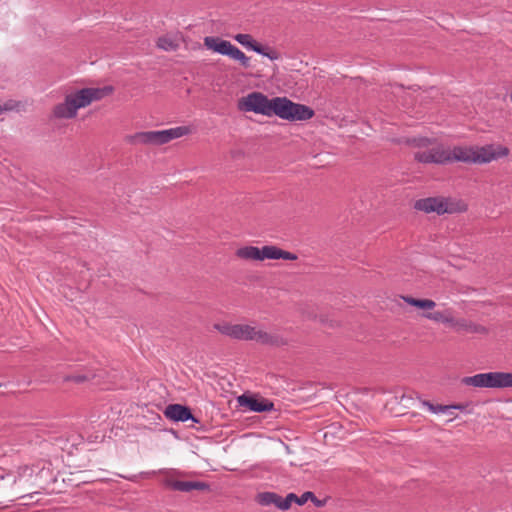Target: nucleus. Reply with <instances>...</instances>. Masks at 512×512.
<instances>
[{"instance_id":"nucleus-33","label":"nucleus","mask_w":512,"mask_h":512,"mask_svg":"<svg viewBox=\"0 0 512 512\" xmlns=\"http://www.w3.org/2000/svg\"><path fill=\"white\" fill-rule=\"evenodd\" d=\"M280 256H279V259H284V260H296L298 258V256L294 253H291V252H288V251H285V250H282L280 249Z\"/></svg>"},{"instance_id":"nucleus-34","label":"nucleus","mask_w":512,"mask_h":512,"mask_svg":"<svg viewBox=\"0 0 512 512\" xmlns=\"http://www.w3.org/2000/svg\"><path fill=\"white\" fill-rule=\"evenodd\" d=\"M496 153V159L500 157H506L509 155V149L505 146H499Z\"/></svg>"},{"instance_id":"nucleus-26","label":"nucleus","mask_w":512,"mask_h":512,"mask_svg":"<svg viewBox=\"0 0 512 512\" xmlns=\"http://www.w3.org/2000/svg\"><path fill=\"white\" fill-rule=\"evenodd\" d=\"M253 51L269 58L270 60H277L280 58V54L277 51L268 49L267 47H264L261 44L260 46L253 47Z\"/></svg>"},{"instance_id":"nucleus-1","label":"nucleus","mask_w":512,"mask_h":512,"mask_svg":"<svg viewBox=\"0 0 512 512\" xmlns=\"http://www.w3.org/2000/svg\"><path fill=\"white\" fill-rule=\"evenodd\" d=\"M407 143L419 148L414 153V159L419 163L444 165L460 162V160H468V157L464 156L465 154L462 152L461 146H455L450 149L442 144L434 143L426 137L409 138Z\"/></svg>"},{"instance_id":"nucleus-15","label":"nucleus","mask_w":512,"mask_h":512,"mask_svg":"<svg viewBox=\"0 0 512 512\" xmlns=\"http://www.w3.org/2000/svg\"><path fill=\"white\" fill-rule=\"evenodd\" d=\"M314 116V111L309 106L300 103H292L289 121H305Z\"/></svg>"},{"instance_id":"nucleus-30","label":"nucleus","mask_w":512,"mask_h":512,"mask_svg":"<svg viewBox=\"0 0 512 512\" xmlns=\"http://www.w3.org/2000/svg\"><path fill=\"white\" fill-rule=\"evenodd\" d=\"M293 502L298 504V496L294 493H289L285 498L281 497L282 510H288Z\"/></svg>"},{"instance_id":"nucleus-9","label":"nucleus","mask_w":512,"mask_h":512,"mask_svg":"<svg viewBox=\"0 0 512 512\" xmlns=\"http://www.w3.org/2000/svg\"><path fill=\"white\" fill-rule=\"evenodd\" d=\"M164 416L174 422H186L191 420L194 423H199L191 412V409L181 404H169L164 410Z\"/></svg>"},{"instance_id":"nucleus-3","label":"nucleus","mask_w":512,"mask_h":512,"mask_svg":"<svg viewBox=\"0 0 512 512\" xmlns=\"http://www.w3.org/2000/svg\"><path fill=\"white\" fill-rule=\"evenodd\" d=\"M414 208L424 213L443 215L464 212L467 210V205L452 198L436 196L417 200Z\"/></svg>"},{"instance_id":"nucleus-31","label":"nucleus","mask_w":512,"mask_h":512,"mask_svg":"<svg viewBox=\"0 0 512 512\" xmlns=\"http://www.w3.org/2000/svg\"><path fill=\"white\" fill-rule=\"evenodd\" d=\"M308 499L316 500V496L313 492H304L301 496H298V505H304Z\"/></svg>"},{"instance_id":"nucleus-28","label":"nucleus","mask_w":512,"mask_h":512,"mask_svg":"<svg viewBox=\"0 0 512 512\" xmlns=\"http://www.w3.org/2000/svg\"><path fill=\"white\" fill-rule=\"evenodd\" d=\"M422 405L427 407L429 411L432 413L438 414V413H447L450 411V407L448 405H441V404H433L429 401H423Z\"/></svg>"},{"instance_id":"nucleus-16","label":"nucleus","mask_w":512,"mask_h":512,"mask_svg":"<svg viewBox=\"0 0 512 512\" xmlns=\"http://www.w3.org/2000/svg\"><path fill=\"white\" fill-rule=\"evenodd\" d=\"M255 501L261 506L274 505L282 510L281 496L275 492H260L256 495Z\"/></svg>"},{"instance_id":"nucleus-5","label":"nucleus","mask_w":512,"mask_h":512,"mask_svg":"<svg viewBox=\"0 0 512 512\" xmlns=\"http://www.w3.org/2000/svg\"><path fill=\"white\" fill-rule=\"evenodd\" d=\"M204 45L221 55L230 57L236 60L244 68L250 67V58L247 57L238 47L231 44L227 40L220 39L218 37L207 36L204 38Z\"/></svg>"},{"instance_id":"nucleus-38","label":"nucleus","mask_w":512,"mask_h":512,"mask_svg":"<svg viewBox=\"0 0 512 512\" xmlns=\"http://www.w3.org/2000/svg\"><path fill=\"white\" fill-rule=\"evenodd\" d=\"M317 506H321L322 502L316 498V500H312Z\"/></svg>"},{"instance_id":"nucleus-32","label":"nucleus","mask_w":512,"mask_h":512,"mask_svg":"<svg viewBox=\"0 0 512 512\" xmlns=\"http://www.w3.org/2000/svg\"><path fill=\"white\" fill-rule=\"evenodd\" d=\"M17 106H18L17 102H15L13 100H9V101L5 102L3 105H0V114H2L5 111H12V110L16 109Z\"/></svg>"},{"instance_id":"nucleus-27","label":"nucleus","mask_w":512,"mask_h":512,"mask_svg":"<svg viewBox=\"0 0 512 512\" xmlns=\"http://www.w3.org/2000/svg\"><path fill=\"white\" fill-rule=\"evenodd\" d=\"M88 92L90 93L91 101H96L102 99L105 95L110 93L112 91L111 88L105 87V88H87Z\"/></svg>"},{"instance_id":"nucleus-35","label":"nucleus","mask_w":512,"mask_h":512,"mask_svg":"<svg viewBox=\"0 0 512 512\" xmlns=\"http://www.w3.org/2000/svg\"><path fill=\"white\" fill-rule=\"evenodd\" d=\"M448 407H450V410H452V409L464 410L466 406L463 404H454V405H448Z\"/></svg>"},{"instance_id":"nucleus-4","label":"nucleus","mask_w":512,"mask_h":512,"mask_svg":"<svg viewBox=\"0 0 512 512\" xmlns=\"http://www.w3.org/2000/svg\"><path fill=\"white\" fill-rule=\"evenodd\" d=\"M236 340H253L263 345L270 346H282L287 341L278 334L268 333L263 330H259L254 326L247 324H238V333Z\"/></svg>"},{"instance_id":"nucleus-21","label":"nucleus","mask_w":512,"mask_h":512,"mask_svg":"<svg viewBox=\"0 0 512 512\" xmlns=\"http://www.w3.org/2000/svg\"><path fill=\"white\" fill-rule=\"evenodd\" d=\"M452 327L456 329V331H466L471 333L483 332L485 329L483 327L477 326L472 322H468L465 319H455L452 324Z\"/></svg>"},{"instance_id":"nucleus-19","label":"nucleus","mask_w":512,"mask_h":512,"mask_svg":"<svg viewBox=\"0 0 512 512\" xmlns=\"http://www.w3.org/2000/svg\"><path fill=\"white\" fill-rule=\"evenodd\" d=\"M423 316L429 320L435 321V322H441L444 324H448L452 327V324L454 322V317L449 311H435V312H428L424 313Z\"/></svg>"},{"instance_id":"nucleus-2","label":"nucleus","mask_w":512,"mask_h":512,"mask_svg":"<svg viewBox=\"0 0 512 512\" xmlns=\"http://www.w3.org/2000/svg\"><path fill=\"white\" fill-rule=\"evenodd\" d=\"M189 129L185 126H179L160 131H142L126 137L128 143L132 145H163L173 139L186 135Z\"/></svg>"},{"instance_id":"nucleus-18","label":"nucleus","mask_w":512,"mask_h":512,"mask_svg":"<svg viewBox=\"0 0 512 512\" xmlns=\"http://www.w3.org/2000/svg\"><path fill=\"white\" fill-rule=\"evenodd\" d=\"M236 256L244 260L260 261V248L255 246H244L236 250Z\"/></svg>"},{"instance_id":"nucleus-23","label":"nucleus","mask_w":512,"mask_h":512,"mask_svg":"<svg viewBox=\"0 0 512 512\" xmlns=\"http://www.w3.org/2000/svg\"><path fill=\"white\" fill-rule=\"evenodd\" d=\"M214 329H216L221 334L228 336L232 339H237L238 333V324H230V323H216L214 324Z\"/></svg>"},{"instance_id":"nucleus-6","label":"nucleus","mask_w":512,"mask_h":512,"mask_svg":"<svg viewBox=\"0 0 512 512\" xmlns=\"http://www.w3.org/2000/svg\"><path fill=\"white\" fill-rule=\"evenodd\" d=\"M272 99L261 92H252L242 97L238 102V108L245 112H254L271 117Z\"/></svg>"},{"instance_id":"nucleus-37","label":"nucleus","mask_w":512,"mask_h":512,"mask_svg":"<svg viewBox=\"0 0 512 512\" xmlns=\"http://www.w3.org/2000/svg\"><path fill=\"white\" fill-rule=\"evenodd\" d=\"M86 379L85 376H77L74 378V381L76 382H83Z\"/></svg>"},{"instance_id":"nucleus-10","label":"nucleus","mask_w":512,"mask_h":512,"mask_svg":"<svg viewBox=\"0 0 512 512\" xmlns=\"http://www.w3.org/2000/svg\"><path fill=\"white\" fill-rule=\"evenodd\" d=\"M238 404L253 412H267L274 408V404L264 398H257L254 396H247L245 394L237 398Z\"/></svg>"},{"instance_id":"nucleus-13","label":"nucleus","mask_w":512,"mask_h":512,"mask_svg":"<svg viewBox=\"0 0 512 512\" xmlns=\"http://www.w3.org/2000/svg\"><path fill=\"white\" fill-rule=\"evenodd\" d=\"M293 101L287 97L272 98L271 116L276 115L281 119L290 120Z\"/></svg>"},{"instance_id":"nucleus-8","label":"nucleus","mask_w":512,"mask_h":512,"mask_svg":"<svg viewBox=\"0 0 512 512\" xmlns=\"http://www.w3.org/2000/svg\"><path fill=\"white\" fill-rule=\"evenodd\" d=\"M33 469L28 466H23L18 469L17 475L12 472H7L0 467V492L5 493L12 489L19 479L25 476L31 477Z\"/></svg>"},{"instance_id":"nucleus-29","label":"nucleus","mask_w":512,"mask_h":512,"mask_svg":"<svg viewBox=\"0 0 512 512\" xmlns=\"http://www.w3.org/2000/svg\"><path fill=\"white\" fill-rule=\"evenodd\" d=\"M157 46L165 51H173L177 45L169 38L161 37L158 39Z\"/></svg>"},{"instance_id":"nucleus-25","label":"nucleus","mask_w":512,"mask_h":512,"mask_svg":"<svg viewBox=\"0 0 512 512\" xmlns=\"http://www.w3.org/2000/svg\"><path fill=\"white\" fill-rule=\"evenodd\" d=\"M234 39L244 47H247L251 50H253V47L260 46L259 43H257L251 35L249 34H237L234 36Z\"/></svg>"},{"instance_id":"nucleus-14","label":"nucleus","mask_w":512,"mask_h":512,"mask_svg":"<svg viewBox=\"0 0 512 512\" xmlns=\"http://www.w3.org/2000/svg\"><path fill=\"white\" fill-rule=\"evenodd\" d=\"M77 114V110L73 108L72 99H70L69 95L65 97L63 103L57 104L53 109V115L59 119H71L74 118Z\"/></svg>"},{"instance_id":"nucleus-12","label":"nucleus","mask_w":512,"mask_h":512,"mask_svg":"<svg viewBox=\"0 0 512 512\" xmlns=\"http://www.w3.org/2000/svg\"><path fill=\"white\" fill-rule=\"evenodd\" d=\"M461 383L478 388H494V372L466 376L461 379Z\"/></svg>"},{"instance_id":"nucleus-24","label":"nucleus","mask_w":512,"mask_h":512,"mask_svg":"<svg viewBox=\"0 0 512 512\" xmlns=\"http://www.w3.org/2000/svg\"><path fill=\"white\" fill-rule=\"evenodd\" d=\"M280 248L274 245H266L260 248V261L264 259L277 260L280 256Z\"/></svg>"},{"instance_id":"nucleus-17","label":"nucleus","mask_w":512,"mask_h":512,"mask_svg":"<svg viewBox=\"0 0 512 512\" xmlns=\"http://www.w3.org/2000/svg\"><path fill=\"white\" fill-rule=\"evenodd\" d=\"M70 99H72L73 108L76 110L86 107L89 104L92 103L90 98V93L88 92V89L83 88L75 93L68 94Z\"/></svg>"},{"instance_id":"nucleus-20","label":"nucleus","mask_w":512,"mask_h":512,"mask_svg":"<svg viewBox=\"0 0 512 512\" xmlns=\"http://www.w3.org/2000/svg\"><path fill=\"white\" fill-rule=\"evenodd\" d=\"M494 388H512V372H494Z\"/></svg>"},{"instance_id":"nucleus-11","label":"nucleus","mask_w":512,"mask_h":512,"mask_svg":"<svg viewBox=\"0 0 512 512\" xmlns=\"http://www.w3.org/2000/svg\"><path fill=\"white\" fill-rule=\"evenodd\" d=\"M167 487L174 491L190 492L192 490L209 491L210 485L201 481H180V480H166Z\"/></svg>"},{"instance_id":"nucleus-22","label":"nucleus","mask_w":512,"mask_h":512,"mask_svg":"<svg viewBox=\"0 0 512 512\" xmlns=\"http://www.w3.org/2000/svg\"><path fill=\"white\" fill-rule=\"evenodd\" d=\"M404 302L419 309L431 310L434 309L436 303L431 299H416L411 296H402Z\"/></svg>"},{"instance_id":"nucleus-36","label":"nucleus","mask_w":512,"mask_h":512,"mask_svg":"<svg viewBox=\"0 0 512 512\" xmlns=\"http://www.w3.org/2000/svg\"><path fill=\"white\" fill-rule=\"evenodd\" d=\"M35 494H38V492L21 495V496L16 497V499H24V498L32 499Z\"/></svg>"},{"instance_id":"nucleus-7","label":"nucleus","mask_w":512,"mask_h":512,"mask_svg":"<svg viewBox=\"0 0 512 512\" xmlns=\"http://www.w3.org/2000/svg\"><path fill=\"white\" fill-rule=\"evenodd\" d=\"M464 156L468 157V160H460L464 163H489L496 159V153L492 146L482 147L479 150H474L471 147L461 146Z\"/></svg>"}]
</instances>
